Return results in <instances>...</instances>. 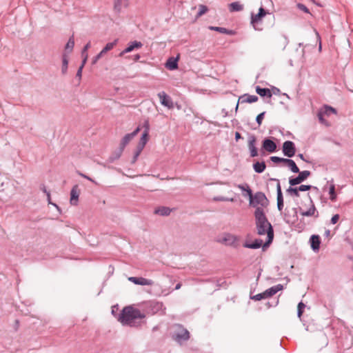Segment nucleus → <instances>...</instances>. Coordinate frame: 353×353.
I'll use <instances>...</instances> for the list:
<instances>
[{"mask_svg":"<svg viewBox=\"0 0 353 353\" xmlns=\"http://www.w3.org/2000/svg\"><path fill=\"white\" fill-rule=\"evenodd\" d=\"M256 232L259 235L267 234V240L263 243L265 250L272 243L274 239V230L261 207H257L254 212Z\"/></svg>","mask_w":353,"mask_h":353,"instance_id":"obj_1","label":"nucleus"},{"mask_svg":"<svg viewBox=\"0 0 353 353\" xmlns=\"http://www.w3.org/2000/svg\"><path fill=\"white\" fill-rule=\"evenodd\" d=\"M145 317V315L139 310L128 306L123 308L118 320L123 325L137 327L141 325V320Z\"/></svg>","mask_w":353,"mask_h":353,"instance_id":"obj_2","label":"nucleus"},{"mask_svg":"<svg viewBox=\"0 0 353 353\" xmlns=\"http://www.w3.org/2000/svg\"><path fill=\"white\" fill-rule=\"evenodd\" d=\"M240 237L229 232H224L216 239V242L226 246L237 248L239 245Z\"/></svg>","mask_w":353,"mask_h":353,"instance_id":"obj_3","label":"nucleus"},{"mask_svg":"<svg viewBox=\"0 0 353 353\" xmlns=\"http://www.w3.org/2000/svg\"><path fill=\"white\" fill-rule=\"evenodd\" d=\"M140 131V128L137 127L132 132L125 134L122 139L120 143V150L114 157H110V161L112 162L115 159H119L125 148V147L130 143V141L137 136Z\"/></svg>","mask_w":353,"mask_h":353,"instance_id":"obj_4","label":"nucleus"},{"mask_svg":"<svg viewBox=\"0 0 353 353\" xmlns=\"http://www.w3.org/2000/svg\"><path fill=\"white\" fill-rule=\"evenodd\" d=\"M268 203L269 201L266 196L261 192L255 193L250 201V205L252 207H255L256 208L258 207V205H260L261 207H266L268 205Z\"/></svg>","mask_w":353,"mask_h":353,"instance_id":"obj_5","label":"nucleus"},{"mask_svg":"<svg viewBox=\"0 0 353 353\" xmlns=\"http://www.w3.org/2000/svg\"><path fill=\"white\" fill-rule=\"evenodd\" d=\"M299 212L301 216L312 217L314 220H316L319 216V212L315 207V205L312 199H310V205L309 208L306 210L300 209Z\"/></svg>","mask_w":353,"mask_h":353,"instance_id":"obj_6","label":"nucleus"},{"mask_svg":"<svg viewBox=\"0 0 353 353\" xmlns=\"http://www.w3.org/2000/svg\"><path fill=\"white\" fill-rule=\"evenodd\" d=\"M148 312L154 314L159 312L165 314V307L161 302L150 301L147 303Z\"/></svg>","mask_w":353,"mask_h":353,"instance_id":"obj_7","label":"nucleus"},{"mask_svg":"<svg viewBox=\"0 0 353 353\" xmlns=\"http://www.w3.org/2000/svg\"><path fill=\"white\" fill-rule=\"evenodd\" d=\"M177 328L178 331L173 334V339L178 343L188 340L190 338L189 332L180 325H177Z\"/></svg>","mask_w":353,"mask_h":353,"instance_id":"obj_8","label":"nucleus"},{"mask_svg":"<svg viewBox=\"0 0 353 353\" xmlns=\"http://www.w3.org/2000/svg\"><path fill=\"white\" fill-rule=\"evenodd\" d=\"M299 175L294 178H290L289 183L291 186H294L298 184H300L303 181H304L311 174V172L308 170H304L302 172H298Z\"/></svg>","mask_w":353,"mask_h":353,"instance_id":"obj_9","label":"nucleus"},{"mask_svg":"<svg viewBox=\"0 0 353 353\" xmlns=\"http://www.w3.org/2000/svg\"><path fill=\"white\" fill-rule=\"evenodd\" d=\"M283 152L289 158L294 157L296 152L294 143L291 141H285L283 145Z\"/></svg>","mask_w":353,"mask_h":353,"instance_id":"obj_10","label":"nucleus"},{"mask_svg":"<svg viewBox=\"0 0 353 353\" xmlns=\"http://www.w3.org/2000/svg\"><path fill=\"white\" fill-rule=\"evenodd\" d=\"M267 14V12L265 9L261 7L259 10V12L256 14H252L251 17V23L252 24L254 28L256 30H260V28L256 27V25L261 21L263 17H264Z\"/></svg>","mask_w":353,"mask_h":353,"instance_id":"obj_11","label":"nucleus"},{"mask_svg":"<svg viewBox=\"0 0 353 353\" xmlns=\"http://www.w3.org/2000/svg\"><path fill=\"white\" fill-rule=\"evenodd\" d=\"M256 139L254 134H250L248 137V149L250 150V157H255L258 156V150L256 147Z\"/></svg>","mask_w":353,"mask_h":353,"instance_id":"obj_12","label":"nucleus"},{"mask_svg":"<svg viewBox=\"0 0 353 353\" xmlns=\"http://www.w3.org/2000/svg\"><path fill=\"white\" fill-rule=\"evenodd\" d=\"M272 181H276V194H277V208L279 211H282L283 208V197L281 192L280 181L277 179H271Z\"/></svg>","mask_w":353,"mask_h":353,"instance_id":"obj_13","label":"nucleus"},{"mask_svg":"<svg viewBox=\"0 0 353 353\" xmlns=\"http://www.w3.org/2000/svg\"><path fill=\"white\" fill-rule=\"evenodd\" d=\"M158 97L160 99L161 105H163L165 107H167L169 109L173 108V102L171 98L165 92H159L158 94Z\"/></svg>","mask_w":353,"mask_h":353,"instance_id":"obj_14","label":"nucleus"},{"mask_svg":"<svg viewBox=\"0 0 353 353\" xmlns=\"http://www.w3.org/2000/svg\"><path fill=\"white\" fill-rule=\"evenodd\" d=\"M128 280L136 285H152L154 283L152 280L143 277L131 276L128 278Z\"/></svg>","mask_w":353,"mask_h":353,"instance_id":"obj_15","label":"nucleus"},{"mask_svg":"<svg viewBox=\"0 0 353 353\" xmlns=\"http://www.w3.org/2000/svg\"><path fill=\"white\" fill-rule=\"evenodd\" d=\"M263 149L268 152H274L276 149V145L271 139H265L263 141Z\"/></svg>","mask_w":353,"mask_h":353,"instance_id":"obj_16","label":"nucleus"},{"mask_svg":"<svg viewBox=\"0 0 353 353\" xmlns=\"http://www.w3.org/2000/svg\"><path fill=\"white\" fill-rule=\"evenodd\" d=\"M143 46V44L140 41H134L133 42H131L128 44V47L123 50L120 54H119V56L120 57H122L123 56L125 53H128V52H132L134 49L135 48H140Z\"/></svg>","mask_w":353,"mask_h":353,"instance_id":"obj_17","label":"nucleus"},{"mask_svg":"<svg viewBox=\"0 0 353 353\" xmlns=\"http://www.w3.org/2000/svg\"><path fill=\"white\" fill-rule=\"evenodd\" d=\"M145 130L143 132L141 137L139 140V142L137 145L140 146V148H143L148 141L149 124H148V121H146L145 123Z\"/></svg>","mask_w":353,"mask_h":353,"instance_id":"obj_18","label":"nucleus"},{"mask_svg":"<svg viewBox=\"0 0 353 353\" xmlns=\"http://www.w3.org/2000/svg\"><path fill=\"white\" fill-rule=\"evenodd\" d=\"M79 196V190L78 185H75L73 186L70 191V203L73 205H77Z\"/></svg>","mask_w":353,"mask_h":353,"instance_id":"obj_19","label":"nucleus"},{"mask_svg":"<svg viewBox=\"0 0 353 353\" xmlns=\"http://www.w3.org/2000/svg\"><path fill=\"white\" fill-rule=\"evenodd\" d=\"M310 243L313 251L316 252L319 250L321 241L319 235H312L310 239Z\"/></svg>","mask_w":353,"mask_h":353,"instance_id":"obj_20","label":"nucleus"},{"mask_svg":"<svg viewBox=\"0 0 353 353\" xmlns=\"http://www.w3.org/2000/svg\"><path fill=\"white\" fill-rule=\"evenodd\" d=\"M283 287L281 284H278L276 285H274L268 289H267L265 292V296L267 298H269L273 295H274L276 293L279 292L280 290H283Z\"/></svg>","mask_w":353,"mask_h":353,"instance_id":"obj_21","label":"nucleus"},{"mask_svg":"<svg viewBox=\"0 0 353 353\" xmlns=\"http://www.w3.org/2000/svg\"><path fill=\"white\" fill-rule=\"evenodd\" d=\"M318 113L325 117L330 116L332 114H336V110L331 106L324 105L318 111Z\"/></svg>","mask_w":353,"mask_h":353,"instance_id":"obj_22","label":"nucleus"},{"mask_svg":"<svg viewBox=\"0 0 353 353\" xmlns=\"http://www.w3.org/2000/svg\"><path fill=\"white\" fill-rule=\"evenodd\" d=\"M263 241L260 239H255L254 241L252 243L246 242L243 244V247H245L246 248H250V249H258L261 247L263 248Z\"/></svg>","mask_w":353,"mask_h":353,"instance_id":"obj_23","label":"nucleus"},{"mask_svg":"<svg viewBox=\"0 0 353 353\" xmlns=\"http://www.w3.org/2000/svg\"><path fill=\"white\" fill-rule=\"evenodd\" d=\"M178 57H170L165 63V67L170 70L176 69L178 68Z\"/></svg>","mask_w":353,"mask_h":353,"instance_id":"obj_24","label":"nucleus"},{"mask_svg":"<svg viewBox=\"0 0 353 353\" xmlns=\"http://www.w3.org/2000/svg\"><path fill=\"white\" fill-rule=\"evenodd\" d=\"M239 101H241V103H252L258 101V97L256 95L245 94L239 98Z\"/></svg>","mask_w":353,"mask_h":353,"instance_id":"obj_25","label":"nucleus"},{"mask_svg":"<svg viewBox=\"0 0 353 353\" xmlns=\"http://www.w3.org/2000/svg\"><path fill=\"white\" fill-rule=\"evenodd\" d=\"M170 212L171 209L165 206L159 207L154 210V214L161 216H168L170 214Z\"/></svg>","mask_w":353,"mask_h":353,"instance_id":"obj_26","label":"nucleus"},{"mask_svg":"<svg viewBox=\"0 0 353 353\" xmlns=\"http://www.w3.org/2000/svg\"><path fill=\"white\" fill-rule=\"evenodd\" d=\"M256 92L258 94H259L261 97H272L271 91L268 88H262L259 86H257L256 88Z\"/></svg>","mask_w":353,"mask_h":353,"instance_id":"obj_27","label":"nucleus"},{"mask_svg":"<svg viewBox=\"0 0 353 353\" xmlns=\"http://www.w3.org/2000/svg\"><path fill=\"white\" fill-rule=\"evenodd\" d=\"M74 46V38L72 36L68 39V41L66 43V45L65 46V52L63 54H65L68 55V54L70 53L72 51Z\"/></svg>","mask_w":353,"mask_h":353,"instance_id":"obj_28","label":"nucleus"},{"mask_svg":"<svg viewBox=\"0 0 353 353\" xmlns=\"http://www.w3.org/2000/svg\"><path fill=\"white\" fill-rule=\"evenodd\" d=\"M265 168L266 165L264 161H257L253 165V168L256 173H262L265 170Z\"/></svg>","mask_w":353,"mask_h":353,"instance_id":"obj_29","label":"nucleus"},{"mask_svg":"<svg viewBox=\"0 0 353 353\" xmlns=\"http://www.w3.org/2000/svg\"><path fill=\"white\" fill-rule=\"evenodd\" d=\"M117 42H118V39H117L112 42L108 43L105 45V46L102 49L101 52L103 54H105L107 52L111 50L117 45Z\"/></svg>","mask_w":353,"mask_h":353,"instance_id":"obj_30","label":"nucleus"},{"mask_svg":"<svg viewBox=\"0 0 353 353\" xmlns=\"http://www.w3.org/2000/svg\"><path fill=\"white\" fill-rule=\"evenodd\" d=\"M68 65V55L65 54H63L61 72L63 74H65L67 72Z\"/></svg>","mask_w":353,"mask_h":353,"instance_id":"obj_31","label":"nucleus"},{"mask_svg":"<svg viewBox=\"0 0 353 353\" xmlns=\"http://www.w3.org/2000/svg\"><path fill=\"white\" fill-rule=\"evenodd\" d=\"M230 10L231 12H237L243 10V5L240 4L239 2H233L230 4Z\"/></svg>","mask_w":353,"mask_h":353,"instance_id":"obj_32","label":"nucleus"},{"mask_svg":"<svg viewBox=\"0 0 353 353\" xmlns=\"http://www.w3.org/2000/svg\"><path fill=\"white\" fill-rule=\"evenodd\" d=\"M329 194L331 201H334L336 199V194L335 192V185L332 183L329 188Z\"/></svg>","mask_w":353,"mask_h":353,"instance_id":"obj_33","label":"nucleus"},{"mask_svg":"<svg viewBox=\"0 0 353 353\" xmlns=\"http://www.w3.org/2000/svg\"><path fill=\"white\" fill-rule=\"evenodd\" d=\"M288 164L287 166L289 167V168L291 170V171L294 173H298L299 172V169L296 165L295 162L291 159V161H288Z\"/></svg>","mask_w":353,"mask_h":353,"instance_id":"obj_34","label":"nucleus"},{"mask_svg":"<svg viewBox=\"0 0 353 353\" xmlns=\"http://www.w3.org/2000/svg\"><path fill=\"white\" fill-rule=\"evenodd\" d=\"M287 192H288V194H290L292 196H294L296 197L299 196V190L298 188L290 187L288 188Z\"/></svg>","mask_w":353,"mask_h":353,"instance_id":"obj_35","label":"nucleus"},{"mask_svg":"<svg viewBox=\"0 0 353 353\" xmlns=\"http://www.w3.org/2000/svg\"><path fill=\"white\" fill-rule=\"evenodd\" d=\"M208 8L207 6H204V5H199V12L196 14V17L199 18L200 17H201L203 14H204L205 13L207 12L208 11Z\"/></svg>","mask_w":353,"mask_h":353,"instance_id":"obj_36","label":"nucleus"},{"mask_svg":"<svg viewBox=\"0 0 353 353\" xmlns=\"http://www.w3.org/2000/svg\"><path fill=\"white\" fill-rule=\"evenodd\" d=\"M209 28L210 30H215V31H217V32H219L223 33V34H229L230 33V31L225 28L210 26Z\"/></svg>","mask_w":353,"mask_h":353,"instance_id":"obj_37","label":"nucleus"},{"mask_svg":"<svg viewBox=\"0 0 353 353\" xmlns=\"http://www.w3.org/2000/svg\"><path fill=\"white\" fill-rule=\"evenodd\" d=\"M143 150V148H140V146L137 145L136 152H134V157L132 158V163H134L137 160L139 156L140 155L141 152Z\"/></svg>","mask_w":353,"mask_h":353,"instance_id":"obj_38","label":"nucleus"},{"mask_svg":"<svg viewBox=\"0 0 353 353\" xmlns=\"http://www.w3.org/2000/svg\"><path fill=\"white\" fill-rule=\"evenodd\" d=\"M317 117L319 119V122L321 124H323L327 127L330 125V122H328L327 120L325 119V117L323 114H320L319 113H317Z\"/></svg>","mask_w":353,"mask_h":353,"instance_id":"obj_39","label":"nucleus"},{"mask_svg":"<svg viewBox=\"0 0 353 353\" xmlns=\"http://www.w3.org/2000/svg\"><path fill=\"white\" fill-rule=\"evenodd\" d=\"M250 298H251V299L254 300V301H261L262 299H267L265 292H263L262 293L257 294L254 296H251Z\"/></svg>","mask_w":353,"mask_h":353,"instance_id":"obj_40","label":"nucleus"},{"mask_svg":"<svg viewBox=\"0 0 353 353\" xmlns=\"http://www.w3.org/2000/svg\"><path fill=\"white\" fill-rule=\"evenodd\" d=\"M214 200L216 201H230V202H233L234 201V199L233 198H228V197L221 196H215L214 198Z\"/></svg>","mask_w":353,"mask_h":353,"instance_id":"obj_41","label":"nucleus"},{"mask_svg":"<svg viewBox=\"0 0 353 353\" xmlns=\"http://www.w3.org/2000/svg\"><path fill=\"white\" fill-rule=\"evenodd\" d=\"M311 188H312V186L310 185H301L299 187H298L299 190L301 192L307 191ZM313 188H314L315 190H318L316 187H313Z\"/></svg>","mask_w":353,"mask_h":353,"instance_id":"obj_42","label":"nucleus"},{"mask_svg":"<svg viewBox=\"0 0 353 353\" xmlns=\"http://www.w3.org/2000/svg\"><path fill=\"white\" fill-rule=\"evenodd\" d=\"M305 305L302 302H300L298 304V308H297V316L300 318L303 314V310L305 308Z\"/></svg>","mask_w":353,"mask_h":353,"instance_id":"obj_43","label":"nucleus"},{"mask_svg":"<svg viewBox=\"0 0 353 353\" xmlns=\"http://www.w3.org/2000/svg\"><path fill=\"white\" fill-rule=\"evenodd\" d=\"M265 112H261V114H258L256 118V121L257 123V124L259 125H261V123H262V121L263 119V117H264V115H265Z\"/></svg>","mask_w":353,"mask_h":353,"instance_id":"obj_44","label":"nucleus"},{"mask_svg":"<svg viewBox=\"0 0 353 353\" xmlns=\"http://www.w3.org/2000/svg\"><path fill=\"white\" fill-rule=\"evenodd\" d=\"M297 7H298V8L300 10H301V11L305 12V13H308L309 12L308 8L304 4H303V3H298L297 4Z\"/></svg>","mask_w":353,"mask_h":353,"instance_id":"obj_45","label":"nucleus"},{"mask_svg":"<svg viewBox=\"0 0 353 353\" xmlns=\"http://www.w3.org/2000/svg\"><path fill=\"white\" fill-rule=\"evenodd\" d=\"M281 159H282L281 157H276V156H273V157H270V160L275 163H281Z\"/></svg>","mask_w":353,"mask_h":353,"instance_id":"obj_46","label":"nucleus"},{"mask_svg":"<svg viewBox=\"0 0 353 353\" xmlns=\"http://www.w3.org/2000/svg\"><path fill=\"white\" fill-rule=\"evenodd\" d=\"M90 48V42H88L83 48L81 54L84 56V54H88L87 50Z\"/></svg>","mask_w":353,"mask_h":353,"instance_id":"obj_47","label":"nucleus"},{"mask_svg":"<svg viewBox=\"0 0 353 353\" xmlns=\"http://www.w3.org/2000/svg\"><path fill=\"white\" fill-rule=\"evenodd\" d=\"M103 56V54L100 52L97 55H96L93 58L92 63L95 64L98 61V60L100 59Z\"/></svg>","mask_w":353,"mask_h":353,"instance_id":"obj_48","label":"nucleus"},{"mask_svg":"<svg viewBox=\"0 0 353 353\" xmlns=\"http://www.w3.org/2000/svg\"><path fill=\"white\" fill-rule=\"evenodd\" d=\"M339 219V214H334V215L332 217V219H331V221H331V223H332V224H336V223L338 222Z\"/></svg>","mask_w":353,"mask_h":353,"instance_id":"obj_49","label":"nucleus"},{"mask_svg":"<svg viewBox=\"0 0 353 353\" xmlns=\"http://www.w3.org/2000/svg\"><path fill=\"white\" fill-rule=\"evenodd\" d=\"M246 192L248 194V196H249L250 200L252 199L254 195L252 194V190L248 185H246Z\"/></svg>","mask_w":353,"mask_h":353,"instance_id":"obj_50","label":"nucleus"},{"mask_svg":"<svg viewBox=\"0 0 353 353\" xmlns=\"http://www.w3.org/2000/svg\"><path fill=\"white\" fill-rule=\"evenodd\" d=\"M82 70H83V65H81L77 72V74H76L77 77H79V79H81V75H82Z\"/></svg>","mask_w":353,"mask_h":353,"instance_id":"obj_51","label":"nucleus"},{"mask_svg":"<svg viewBox=\"0 0 353 353\" xmlns=\"http://www.w3.org/2000/svg\"><path fill=\"white\" fill-rule=\"evenodd\" d=\"M79 174L80 176H81L82 177H83V178H85V179H88V180H89V181H92V183H96V184H97V183H96V182H95L92 179H91L90 177H89L88 176H87V175H85V174H83V173H81V172H79Z\"/></svg>","mask_w":353,"mask_h":353,"instance_id":"obj_52","label":"nucleus"},{"mask_svg":"<svg viewBox=\"0 0 353 353\" xmlns=\"http://www.w3.org/2000/svg\"><path fill=\"white\" fill-rule=\"evenodd\" d=\"M83 57V59L82 61V64L81 65H83V68L84 67V65L85 63H86L87 61V59H88V54H84V56H82Z\"/></svg>","mask_w":353,"mask_h":353,"instance_id":"obj_53","label":"nucleus"},{"mask_svg":"<svg viewBox=\"0 0 353 353\" xmlns=\"http://www.w3.org/2000/svg\"><path fill=\"white\" fill-rule=\"evenodd\" d=\"M238 188H239L242 191H245L246 192V185H241V184H239L237 185Z\"/></svg>","mask_w":353,"mask_h":353,"instance_id":"obj_54","label":"nucleus"},{"mask_svg":"<svg viewBox=\"0 0 353 353\" xmlns=\"http://www.w3.org/2000/svg\"><path fill=\"white\" fill-rule=\"evenodd\" d=\"M291 161V159H284V158H282V159H281V163H285L286 165H288V161Z\"/></svg>","mask_w":353,"mask_h":353,"instance_id":"obj_55","label":"nucleus"},{"mask_svg":"<svg viewBox=\"0 0 353 353\" xmlns=\"http://www.w3.org/2000/svg\"><path fill=\"white\" fill-rule=\"evenodd\" d=\"M241 134L239 132H236L235 133V139L237 141L239 139H241Z\"/></svg>","mask_w":353,"mask_h":353,"instance_id":"obj_56","label":"nucleus"},{"mask_svg":"<svg viewBox=\"0 0 353 353\" xmlns=\"http://www.w3.org/2000/svg\"><path fill=\"white\" fill-rule=\"evenodd\" d=\"M298 157H299L301 159H302V160H303V161H305V159L304 156H303V154H298Z\"/></svg>","mask_w":353,"mask_h":353,"instance_id":"obj_57","label":"nucleus"},{"mask_svg":"<svg viewBox=\"0 0 353 353\" xmlns=\"http://www.w3.org/2000/svg\"><path fill=\"white\" fill-rule=\"evenodd\" d=\"M330 234V231L329 230H326L325 232V235L326 236H329Z\"/></svg>","mask_w":353,"mask_h":353,"instance_id":"obj_58","label":"nucleus"},{"mask_svg":"<svg viewBox=\"0 0 353 353\" xmlns=\"http://www.w3.org/2000/svg\"><path fill=\"white\" fill-rule=\"evenodd\" d=\"M181 283H178V284H176V285L175 286V289H176V290H179V289H180V288H181Z\"/></svg>","mask_w":353,"mask_h":353,"instance_id":"obj_59","label":"nucleus"},{"mask_svg":"<svg viewBox=\"0 0 353 353\" xmlns=\"http://www.w3.org/2000/svg\"><path fill=\"white\" fill-rule=\"evenodd\" d=\"M139 59H140V55L139 54L135 55V57H134V59L135 60H139Z\"/></svg>","mask_w":353,"mask_h":353,"instance_id":"obj_60","label":"nucleus"},{"mask_svg":"<svg viewBox=\"0 0 353 353\" xmlns=\"http://www.w3.org/2000/svg\"><path fill=\"white\" fill-rule=\"evenodd\" d=\"M283 95L285 96L288 99H290V97L286 93H284Z\"/></svg>","mask_w":353,"mask_h":353,"instance_id":"obj_61","label":"nucleus"},{"mask_svg":"<svg viewBox=\"0 0 353 353\" xmlns=\"http://www.w3.org/2000/svg\"><path fill=\"white\" fill-rule=\"evenodd\" d=\"M316 36L318 37V39H320V37H319V33L317 32H316Z\"/></svg>","mask_w":353,"mask_h":353,"instance_id":"obj_62","label":"nucleus"},{"mask_svg":"<svg viewBox=\"0 0 353 353\" xmlns=\"http://www.w3.org/2000/svg\"><path fill=\"white\" fill-rule=\"evenodd\" d=\"M348 258H349L350 260H351L353 262V257L349 256Z\"/></svg>","mask_w":353,"mask_h":353,"instance_id":"obj_63","label":"nucleus"},{"mask_svg":"<svg viewBox=\"0 0 353 353\" xmlns=\"http://www.w3.org/2000/svg\"><path fill=\"white\" fill-rule=\"evenodd\" d=\"M276 92H274V94H276V93H278V92L280 91V90H279V89H277V88H276Z\"/></svg>","mask_w":353,"mask_h":353,"instance_id":"obj_64","label":"nucleus"}]
</instances>
